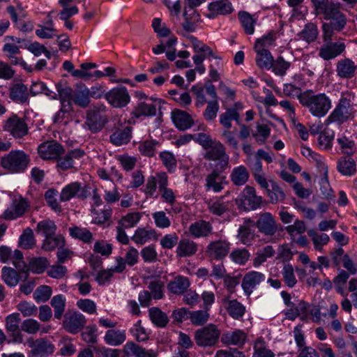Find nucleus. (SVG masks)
I'll list each match as a JSON object with an SVG mask.
<instances>
[{"instance_id": "3c124183", "label": "nucleus", "mask_w": 357, "mask_h": 357, "mask_svg": "<svg viewBox=\"0 0 357 357\" xmlns=\"http://www.w3.org/2000/svg\"><path fill=\"white\" fill-rule=\"evenodd\" d=\"M154 235V230H146L144 228H138L131 238L135 243L143 245L153 237Z\"/></svg>"}, {"instance_id": "4c0bfd02", "label": "nucleus", "mask_w": 357, "mask_h": 357, "mask_svg": "<svg viewBox=\"0 0 357 357\" xmlns=\"http://www.w3.org/2000/svg\"><path fill=\"white\" fill-rule=\"evenodd\" d=\"M49 265L48 260L45 257H34L32 258L29 261V267L31 271L36 273H42L45 271V268ZM26 266L23 265L22 271L26 272L28 268L24 269Z\"/></svg>"}, {"instance_id": "a211bd4d", "label": "nucleus", "mask_w": 357, "mask_h": 357, "mask_svg": "<svg viewBox=\"0 0 357 357\" xmlns=\"http://www.w3.org/2000/svg\"><path fill=\"white\" fill-rule=\"evenodd\" d=\"M28 208V203L25 199L13 200L11 207L7 208L3 215L6 220H13L24 215Z\"/></svg>"}, {"instance_id": "a18cd8bd", "label": "nucleus", "mask_w": 357, "mask_h": 357, "mask_svg": "<svg viewBox=\"0 0 357 357\" xmlns=\"http://www.w3.org/2000/svg\"><path fill=\"white\" fill-rule=\"evenodd\" d=\"M142 215L139 212L129 213L123 216L119 221L118 225L125 229L135 227L140 220Z\"/></svg>"}, {"instance_id": "603ef678", "label": "nucleus", "mask_w": 357, "mask_h": 357, "mask_svg": "<svg viewBox=\"0 0 357 357\" xmlns=\"http://www.w3.org/2000/svg\"><path fill=\"white\" fill-rule=\"evenodd\" d=\"M56 230V226L52 220H45L38 223L36 231L41 233L45 237L54 235Z\"/></svg>"}, {"instance_id": "6e6552de", "label": "nucleus", "mask_w": 357, "mask_h": 357, "mask_svg": "<svg viewBox=\"0 0 357 357\" xmlns=\"http://www.w3.org/2000/svg\"><path fill=\"white\" fill-rule=\"evenodd\" d=\"M204 158L208 160H219V165L222 169L227 167L229 155L226 153L225 147L221 142H215L211 146L205 149Z\"/></svg>"}, {"instance_id": "9b49d317", "label": "nucleus", "mask_w": 357, "mask_h": 357, "mask_svg": "<svg viewBox=\"0 0 357 357\" xmlns=\"http://www.w3.org/2000/svg\"><path fill=\"white\" fill-rule=\"evenodd\" d=\"M162 100L158 98H146L144 101L139 102L135 107L132 114L136 118L142 116L149 117L156 115L157 105H160Z\"/></svg>"}, {"instance_id": "4be33fe9", "label": "nucleus", "mask_w": 357, "mask_h": 357, "mask_svg": "<svg viewBox=\"0 0 357 357\" xmlns=\"http://www.w3.org/2000/svg\"><path fill=\"white\" fill-rule=\"evenodd\" d=\"M209 18H213L217 15H227L233 11L231 3L228 0H219L208 5Z\"/></svg>"}, {"instance_id": "79ce46f5", "label": "nucleus", "mask_w": 357, "mask_h": 357, "mask_svg": "<svg viewBox=\"0 0 357 357\" xmlns=\"http://www.w3.org/2000/svg\"><path fill=\"white\" fill-rule=\"evenodd\" d=\"M69 232L73 238H77L84 243H90L92 241V233L86 228H82L77 226L69 228Z\"/></svg>"}, {"instance_id": "2f4dec72", "label": "nucleus", "mask_w": 357, "mask_h": 357, "mask_svg": "<svg viewBox=\"0 0 357 357\" xmlns=\"http://www.w3.org/2000/svg\"><path fill=\"white\" fill-rule=\"evenodd\" d=\"M126 339V331L124 330L109 329L104 337L105 342L112 346L120 345L125 342Z\"/></svg>"}, {"instance_id": "c03bdc74", "label": "nucleus", "mask_w": 357, "mask_h": 357, "mask_svg": "<svg viewBox=\"0 0 357 357\" xmlns=\"http://www.w3.org/2000/svg\"><path fill=\"white\" fill-rule=\"evenodd\" d=\"M227 310L232 318L238 319L245 314V307L237 300H231L228 301Z\"/></svg>"}, {"instance_id": "9d476101", "label": "nucleus", "mask_w": 357, "mask_h": 357, "mask_svg": "<svg viewBox=\"0 0 357 357\" xmlns=\"http://www.w3.org/2000/svg\"><path fill=\"white\" fill-rule=\"evenodd\" d=\"M27 342L31 348V353L33 356L46 357L54 351V345L46 338L34 340L30 337Z\"/></svg>"}, {"instance_id": "cd10ccee", "label": "nucleus", "mask_w": 357, "mask_h": 357, "mask_svg": "<svg viewBox=\"0 0 357 357\" xmlns=\"http://www.w3.org/2000/svg\"><path fill=\"white\" fill-rule=\"evenodd\" d=\"M221 340L222 343L225 344H233L238 347H242L245 342L246 334L240 330L227 332L222 335Z\"/></svg>"}, {"instance_id": "7ed1b4c3", "label": "nucleus", "mask_w": 357, "mask_h": 357, "mask_svg": "<svg viewBox=\"0 0 357 357\" xmlns=\"http://www.w3.org/2000/svg\"><path fill=\"white\" fill-rule=\"evenodd\" d=\"M29 162V156L22 151H10L1 159L2 167L11 173L24 172Z\"/></svg>"}, {"instance_id": "4468645a", "label": "nucleus", "mask_w": 357, "mask_h": 357, "mask_svg": "<svg viewBox=\"0 0 357 357\" xmlns=\"http://www.w3.org/2000/svg\"><path fill=\"white\" fill-rule=\"evenodd\" d=\"M345 48L346 46L342 42L329 41L320 47L319 55L324 60H331L340 55Z\"/></svg>"}, {"instance_id": "09e8293b", "label": "nucleus", "mask_w": 357, "mask_h": 357, "mask_svg": "<svg viewBox=\"0 0 357 357\" xmlns=\"http://www.w3.org/2000/svg\"><path fill=\"white\" fill-rule=\"evenodd\" d=\"M51 305L54 308V317L61 319L65 310L66 299L62 295L54 296L51 300Z\"/></svg>"}, {"instance_id": "5fc2aeb1", "label": "nucleus", "mask_w": 357, "mask_h": 357, "mask_svg": "<svg viewBox=\"0 0 357 357\" xmlns=\"http://www.w3.org/2000/svg\"><path fill=\"white\" fill-rule=\"evenodd\" d=\"M308 235L311 237L314 248L317 250H321L323 245L328 243L330 238L326 234H319L313 229L308 231Z\"/></svg>"}, {"instance_id": "e2e57ef3", "label": "nucleus", "mask_w": 357, "mask_h": 357, "mask_svg": "<svg viewBox=\"0 0 357 357\" xmlns=\"http://www.w3.org/2000/svg\"><path fill=\"white\" fill-rule=\"evenodd\" d=\"M52 295V289L49 286L41 285L33 293V298L37 301L45 302L50 299Z\"/></svg>"}, {"instance_id": "6ab92c4d", "label": "nucleus", "mask_w": 357, "mask_h": 357, "mask_svg": "<svg viewBox=\"0 0 357 357\" xmlns=\"http://www.w3.org/2000/svg\"><path fill=\"white\" fill-rule=\"evenodd\" d=\"M254 220L250 218L244 219L243 223L239 227L237 238L244 245H248L254 239Z\"/></svg>"}, {"instance_id": "6e6d98bb", "label": "nucleus", "mask_w": 357, "mask_h": 357, "mask_svg": "<svg viewBox=\"0 0 357 357\" xmlns=\"http://www.w3.org/2000/svg\"><path fill=\"white\" fill-rule=\"evenodd\" d=\"M275 250L271 245L264 247L261 250L257 253V256L254 259L253 265L257 267L266 261L267 258L274 255Z\"/></svg>"}, {"instance_id": "0e129e2a", "label": "nucleus", "mask_w": 357, "mask_h": 357, "mask_svg": "<svg viewBox=\"0 0 357 357\" xmlns=\"http://www.w3.org/2000/svg\"><path fill=\"white\" fill-rule=\"evenodd\" d=\"M220 174L216 171H213V172L208 174L206 178V187L208 189L212 188L213 190L215 192H220L222 189V186L221 183L217 182L216 180L219 177Z\"/></svg>"}, {"instance_id": "de8ad7c7", "label": "nucleus", "mask_w": 357, "mask_h": 357, "mask_svg": "<svg viewBox=\"0 0 357 357\" xmlns=\"http://www.w3.org/2000/svg\"><path fill=\"white\" fill-rule=\"evenodd\" d=\"M1 277L5 283L10 287L16 286L19 282V275L17 271L10 267L4 266L2 268Z\"/></svg>"}, {"instance_id": "39448f33", "label": "nucleus", "mask_w": 357, "mask_h": 357, "mask_svg": "<svg viewBox=\"0 0 357 357\" xmlns=\"http://www.w3.org/2000/svg\"><path fill=\"white\" fill-rule=\"evenodd\" d=\"M255 227L258 229L259 233L273 236L278 231V225L275 217L269 212H264L257 215V221H254Z\"/></svg>"}, {"instance_id": "dca6fc26", "label": "nucleus", "mask_w": 357, "mask_h": 357, "mask_svg": "<svg viewBox=\"0 0 357 357\" xmlns=\"http://www.w3.org/2000/svg\"><path fill=\"white\" fill-rule=\"evenodd\" d=\"M265 275L257 271L247 273L242 280L241 286L245 294L249 296L253 291V289L261 282L265 280Z\"/></svg>"}, {"instance_id": "69168bd1", "label": "nucleus", "mask_w": 357, "mask_h": 357, "mask_svg": "<svg viewBox=\"0 0 357 357\" xmlns=\"http://www.w3.org/2000/svg\"><path fill=\"white\" fill-rule=\"evenodd\" d=\"M316 15H324L335 3L328 0H311Z\"/></svg>"}, {"instance_id": "aec40b11", "label": "nucleus", "mask_w": 357, "mask_h": 357, "mask_svg": "<svg viewBox=\"0 0 357 357\" xmlns=\"http://www.w3.org/2000/svg\"><path fill=\"white\" fill-rule=\"evenodd\" d=\"M172 119L176 128L181 130H185L193 124L191 116L186 112L174 109L172 112Z\"/></svg>"}, {"instance_id": "49530a36", "label": "nucleus", "mask_w": 357, "mask_h": 357, "mask_svg": "<svg viewBox=\"0 0 357 357\" xmlns=\"http://www.w3.org/2000/svg\"><path fill=\"white\" fill-rule=\"evenodd\" d=\"M151 320L159 327H165L168 323L167 316L158 307L149 309Z\"/></svg>"}, {"instance_id": "1a4fd4ad", "label": "nucleus", "mask_w": 357, "mask_h": 357, "mask_svg": "<svg viewBox=\"0 0 357 357\" xmlns=\"http://www.w3.org/2000/svg\"><path fill=\"white\" fill-rule=\"evenodd\" d=\"M323 15L325 20L330 21L328 24L333 26L336 31H341L347 24V17L341 11L340 4L334 3Z\"/></svg>"}, {"instance_id": "f257e3e1", "label": "nucleus", "mask_w": 357, "mask_h": 357, "mask_svg": "<svg viewBox=\"0 0 357 357\" xmlns=\"http://www.w3.org/2000/svg\"><path fill=\"white\" fill-rule=\"evenodd\" d=\"M301 104L307 108L310 114L316 117H323L331 108V100L324 93L314 94L312 91L303 92Z\"/></svg>"}, {"instance_id": "a878e982", "label": "nucleus", "mask_w": 357, "mask_h": 357, "mask_svg": "<svg viewBox=\"0 0 357 357\" xmlns=\"http://www.w3.org/2000/svg\"><path fill=\"white\" fill-rule=\"evenodd\" d=\"M124 351L128 355H134L136 357H157L156 351L146 350L133 342H128L124 346Z\"/></svg>"}, {"instance_id": "338daca9", "label": "nucleus", "mask_w": 357, "mask_h": 357, "mask_svg": "<svg viewBox=\"0 0 357 357\" xmlns=\"http://www.w3.org/2000/svg\"><path fill=\"white\" fill-rule=\"evenodd\" d=\"M209 211L213 215L220 216L228 210L227 204L220 200L209 202L208 204Z\"/></svg>"}, {"instance_id": "393cba45", "label": "nucleus", "mask_w": 357, "mask_h": 357, "mask_svg": "<svg viewBox=\"0 0 357 357\" xmlns=\"http://www.w3.org/2000/svg\"><path fill=\"white\" fill-rule=\"evenodd\" d=\"M75 196L82 198L85 197L82 190L81 184L78 182H73L67 185L61 192L60 199L61 202H66Z\"/></svg>"}, {"instance_id": "a19ab883", "label": "nucleus", "mask_w": 357, "mask_h": 357, "mask_svg": "<svg viewBox=\"0 0 357 357\" xmlns=\"http://www.w3.org/2000/svg\"><path fill=\"white\" fill-rule=\"evenodd\" d=\"M208 310H199L196 311H190V316L188 318L194 326H203L204 325L209 319Z\"/></svg>"}, {"instance_id": "72a5a7b5", "label": "nucleus", "mask_w": 357, "mask_h": 357, "mask_svg": "<svg viewBox=\"0 0 357 357\" xmlns=\"http://www.w3.org/2000/svg\"><path fill=\"white\" fill-rule=\"evenodd\" d=\"M238 16L245 33L248 35L253 34L255 25L257 22V19L254 17V15L246 11H240Z\"/></svg>"}, {"instance_id": "58836bf2", "label": "nucleus", "mask_w": 357, "mask_h": 357, "mask_svg": "<svg viewBox=\"0 0 357 357\" xmlns=\"http://www.w3.org/2000/svg\"><path fill=\"white\" fill-rule=\"evenodd\" d=\"M64 242V238L61 235H50L45 237L42 248L45 251H51L54 250L56 248H60L61 247H63Z\"/></svg>"}, {"instance_id": "423d86ee", "label": "nucleus", "mask_w": 357, "mask_h": 357, "mask_svg": "<svg viewBox=\"0 0 357 357\" xmlns=\"http://www.w3.org/2000/svg\"><path fill=\"white\" fill-rule=\"evenodd\" d=\"M86 323L85 317L78 311L68 310L63 315V327L68 333L76 334Z\"/></svg>"}, {"instance_id": "4d7b16f0", "label": "nucleus", "mask_w": 357, "mask_h": 357, "mask_svg": "<svg viewBox=\"0 0 357 357\" xmlns=\"http://www.w3.org/2000/svg\"><path fill=\"white\" fill-rule=\"evenodd\" d=\"M289 67L290 63L284 61L282 57L279 56L275 60L273 59L271 68L275 75L283 76Z\"/></svg>"}, {"instance_id": "b1692460", "label": "nucleus", "mask_w": 357, "mask_h": 357, "mask_svg": "<svg viewBox=\"0 0 357 357\" xmlns=\"http://www.w3.org/2000/svg\"><path fill=\"white\" fill-rule=\"evenodd\" d=\"M10 98L17 102L24 103L28 100L29 93L26 86L22 83H16L10 88Z\"/></svg>"}, {"instance_id": "774afa93", "label": "nucleus", "mask_w": 357, "mask_h": 357, "mask_svg": "<svg viewBox=\"0 0 357 357\" xmlns=\"http://www.w3.org/2000/svg\"><path fill=\"white\" fill-rule=\"evenodd\" d=\"M96 357H119L120 350L109 349L105 347H93Z\"/></svg>"}, {"instance_id": "c85d7f7f", "label": "nucleus", "mask_w": 357, "mask_h": 357, "mask_svg": "<svg viewBox=\"0 0 357 357\" xmlns=\"http://www.w3.org/2000/svg\"><path fill=\"white\" fill-rule=\"evenodd\" d=\"M230 178L234 185L241 186L248 182L250 178V173L247 167L240 165L233 169Z\"/></svg>"}, {"instance_id": "2eb2a0df", "label": "nucleus", "mask_w": 357, "mask_h": 357, "mask_svg": "<svg viewBox=\"0 0 357 357\" xmlns=\"http://www.w3.org/2000/svg\"><path fill=\"white\" fill-rule=\"evenodd\" d=\"M229 251V243L226 241H215L209 243L206 252L210 258L220 260L225 257Z\"/></svg>"}, {"instance_id": "c9c22d12", "label": "nucleus", "mask_w": 357, "mask_h": 357, "mask_svg": "<svg viewBox=\"0 0 357 357\" xmlns=\"http://www.w3.org/2000/svg\"><path fill=\"white\" fill-rule=\"evenodd\" d=\"M271 188L266 191L267 197L272 204H275L279 202H283L286 199V195L283 190L274 181H269Z\"/></svg>"}, {"instance_id": "20e7f679", "label": "nucleus", "mask_w": 357, "mask_h": 357, "mask_svg": "<svg viewBox=\"0 0 357 357\" xmlns=\"http://www.w3.org/2000/svg\"><path fill=\"white\" fill-rule=\"evenodd\" d=\"M220 334L221 331L218 326L210 324L196 330L194 339L197 346L211 347L218 342Z\"/></svg>"}, {"instance_id": "f8f14e48", "label": "nucleus", "mask_w": 357, "mask_h": 357, "mask_svg": "<svg viewBox=\"0 0 357 357\" xmlns=\"http://www.w3.org/2000/svg\"><path fill=\"white\" fill-rule=\"evenodd\" d=\"M40 157L43 160H55L64 153L63 147L55 140L42 143L38 148Z\"/></svg>"}, {"instance_id": "412c9836", "label": "nucleus", "mask_w": 357, "mask_h": 357, "mask_svg": "<svg viewBox=\"0 0 357 357\" xmlns=\"http://www.w3.org/2000/svg\"><path fill=\"white\" fill-rule=\"evenodd\" d=\"M356 66L349 59L340 60L336 65L337 75L344 79H350L355 75Z\"/></svg>"}, {"instance_id": "680f3d73", "label": "nucleus", "mask_w": 357, "mask_h": 357, "mask_svg": "<svg viewBox=\"0 0 357 357\" xmlns=\"http://www.w3.org/2000/svg\"><path fill=\"white\" fill-rule=\"evenodd\" d=\"M219 110V104L218 100H213L207 102V107L203 114L206 121H211L215 119Z\"/></svg>"}, {"instance_id": "ea45409f", "label": "nucleus", "mask_w": 357, "mask_h": 357, "mask_svg": "<svg viewBox=\"0 0 357 357\" xmlns=\"http://www.w3.org/2000/svg\"><path fill=\"white\" fill-rule=\"evenodd\" d=\"M56 88L59 93L61 104L64 105L68 102L69 107H71L74 93L73 89L68 86L63 85L61 83H58L56 85Z\"/></svg>"}, {"instance_id": "f3484780", "label": "nucleus", "mask_w": 357, "mask_h": 357, "mask_svg": "<svg viewBox=\"0 0 357 357\" xmlns=\"http://www.w3.org/2000/svg\"><path fill=\"white\" fill-rule=\"evenodd\" d=\"M242 202L248 206L251 210H255L259 208L263 203L266 202L261 196L256 194V190L253 187L247 185L242 192Z\"/></svg>"}, {"instance_id": "0eeeda50", "label": "nucleus", "mask_w": 357, "mask_h": 357, "mask_svg": "<svg viewBox=\"0 0 357 357\" xmlns=\"http://www.w3.org/2000/svg\"><path fill=\"white\" fill-rule=\"evenodd\" d=\"M3 130L8 132L15 138H22L28 134L29 128L23 119L13 114L5 121Z\"/></svg>"}, {"instance_id": "473e14b6", "label": "nucleus", "mask_w": 357, "mask_h": 357, "mask_svg": "<svg viewBox=\"0 0 357 357\" xmlns=\"http://www.w3.org/2000/svg\"><path fill=\"white\" fill-rule=\"evenodd\" d=\"M257 52L256 63L260 68L269 70L273 66V57L266 49H255Z\"/></svg>"}, {"instance_id": "7c9ffc66", "label": "nucleus", "mask_w": 357, "mask_h": 357, "mask_svg": "<svg viewBox=\"0 0 357 357\" xmlns=\"http://www.w3.org/2000/svg\"><path fill=\"white\" fill-rule=\"evenodd\" d=\"M72 101L80 107H87L90 104L88 88L84 85L77 86L74 91Z\"/></svg>"}, {"instance_id": "f704fd0d", "label": "nucleus", "mask_w": 357, "mask_h": 357, "mask_svg": "<svg viewBox=\"0 0 357 357\" xmlns=\"http://www.w3.org/2000/svg\"><path fill=\"white\" fill-rule=\"evenodd\" d=\"M190 286L189 280L183 276H177L171 281L168 285V289L174 294H183Z\"/></svg>"}, {"instance_id": "c756f323", "label": "nucleus", "mask_w": 357, "mask_h": 357, "mask_svg": "<svg viewBox=\"0 0 357 357\" xmlns=\"http://www.w3.org/2000/svg\"><path fill=\"white\" fill-rule=\"evenodd\" d=\"M197 250V245L192 241L183 238L180 240L176 248L178 257H185L195 255Z\"/></svg>"}, {"instance_id": "f03ea898", "label": "nucleus", "mask_w": 357, "mask_h": 357, "mask_svg": "<svg viewBox=\"0 0 357 357\" xmlns=\"http://www.w3.org/2000/svg\"><path fill=\"white\" fill-rule=\"evenodd\" d=\"M353 97L354 96L351 93H347L346 96H342L335 108L326 119V123H337L342 124L347 121L353 114V105L351 104Z\"/></svg>"}, {"instance_id": "864d4df0", "label": "nucleus", "mask_w": 357, "mask_h": 357, "mask_svg": "<svg viewBox=\"0 0 357 357\" xmlns=\"http://www.w3.org/2000/svg\"><path fill=\"white\" fill-rule=\"evenodd\" d=\"M36 244L34 235L31 228H26L20 237L19 245L23 249L32 248Z\"/></svg>"}, {"instance_id": "8fccbe9b", "label": "nucleus", "mask_w": 357, "mask_h": 357, "mask_svg": "<svg viewBox=\"0 0 357 357\" xmlns=\"http://www.w3.org/2000/svg\"><path fill=\"white\" fill-rule=\"evenodd\" d=\"M105 111V107L103 105H95L87 111L86 119L105 123L107 122V118L103 114Z\"/></svg>"}, {"instance_id": "e433bc0d", "label": "nucleus", "mask_w": 357, "mask_h": 357, "mask_svg": "<svg viewBox=\"0 0 357 357\" xmlns=\"http://www.w3.org/2000/svg\"><path fill=\"white\" fill-rule=\"evenodd\" d=\"M337 168L344 176H351L356 171L355 161L350 157H341L338 160Z\"/></svg>"}, {"instance_id": "bf43d9fd", "label": "nucleus", "mask_w": 357, "mask_h": 357, "mask_svg": "<svg viewBox=\"0 0 357 357\" xmlns=\"http://www.w3.org/2000/svg\"><path fill=\"white\" fill-rule=\"evenodd\" d=\"M21 321L20 315L19 313H13L6 317L5 325L6 329L8 332H15L17 329L20 328V323Z\"/></svg>"}, {"instance_id": "ddd939ff", "label": "nucleus", "mask_w": 357, "mask_h": 357, "mask_svg": "<svg viewBox=\"0 0 357 357\" xmlns=\"http://www.w3.org/2000/svg\"><path fill=\"white\" fill-rule=\"evenodd\" d=\"M107 101L114 107H123L130 102V96L126 87L114 88L105 94Z\"/></svg>"}, {"instance_id": "37998d69", "label": "nucleus", "mask_w": 357, "mask_h": 357, "mask_svg": "<svg viewBox=\"0 0 357 357\" xmlns=\"http://www.w3.org/2000/svg\"><path fill=\"white\" fill-rule=\"evenodd\" d=\"M317 27L313 23L307 24L304 29L298 33L300 38L305 40L307 43L314 41L317 38Z\"/></svg>"}, {"instance_id": "bb28decb", "label": "nucleus", "mask_w": 357, "mask_h": 357, "mask_svg": "<svg viewBox=\"0 0 357 357\" xmlns=\"http://www.w3.org/2000/svg\"><path fill=\"white\" fill-rule=\"evenodd\" d=\"M131 134L132 128L129 126L123 129L116 128L110 135V142L116 146L128 144L131 139Z\"/></svg>"}, {"instance_id": "5701e85b", "label": "nucleus", "mask_w": 357, "mask_h": 357, "mask_svg": "<svg viewBox=\"0 0 357 357\" xmlns=\"http://www.w3.org/2000/svg\"><path fill=\"white\" fill-rule=\"evenodd\" d=\"M211 231V223L202 220L191 224L189 227V232L195 238L208 236Z\"/></svg>"}, {"instance_id": "052dcab7", "label": "nucleus", "mask_w": 357, "mask_h": 357, "mask_svg": "<svg viewBox=\"0 0 357 357\" xmlns=\"http://www.w3.org/2000/svg\"><path fill=\"white\" fill-rule=\"evenodd\" d=\"M284 281L289 287H293L297 282L291 265L285 264L282 271Z\"/></svg>"}, {"instance_id": "13d9d810", "label": "nucleus", "mask_w": 357, "mask_h": 357, "mask_svg": "<svg viewBox=\"0 0 357 357\" xmlns=\"http://www.w3.org/2000/svg\"><path fill=\"white\" fill-rule=\"evenodd\" d=\"M250 253L248 250L243 249H236L230 253V258L235 263L243 265L245 264L250 258Z\"/></svg>"}]
</instances>
